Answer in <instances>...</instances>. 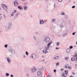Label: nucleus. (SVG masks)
Returning <instances> with one entry per match:
<instances>
[{"instance_id": "nucleus-1", "label": "nucleus", "mask_w": 77, "mask_h": 77, "mask_svg": "<svg viewBox=\"0 0 77 77\" xmlns=\"http://www.w3.org/2000/svg\"><path fill=\"white\" fill-rule=\"evenodd\" d=\"M50 45H49L48 44L47 47L45 48V50L43 51V52L44 53H48V50H49V49L50 48Z\"/></svg>"}, {"instance_id": "nucleus-2", "label": "nucleus", "mask_w": 77, "mask_h": 77, "mask_svg": "<svg viewBox=\"0 0 77 77\" xmlns=\"http://www.w3.org/2000/svg\"><path fill=\"white\" fill-rule=\"evenodd\" d=\"M9 51L10 52H11V53L13 55H14V54L15 53V51H14V50L12 49L11 48H10L9 49Z\"/></svg>"}, {"instance_id": "nucleus-3", "label": "nucleus", "mask_w": 77, "mask_h": 77, "mask_svg": "<svg viewBox=\"0 0 77 77\" xmlns=\"http://www.w3.org/2000/svg\"><path fill=\"white\" fill-rule=\"evenodd\" d=\"M2 8H3V9H4L5 11H7V6H6V5H5L4 4H2Z\"/></svg>"}, {"instance_id": "nucleus-4", "label": "nucleus", "mask_w": 77, "mask_h": 77, "mask_svg": "<svg viewBox=\"0 0 77 77\" xmlns=\"http://www.w3.org/2000/svg\"><path fill=\"white\" fill-rule=\"evenodd\" d=\"M38 75H39L40 77H42L43 75V73L41 71H38Z\"/></svg>"}, {"instance_id": "nucleus-5", "label": "nucleus", "mask_w": 77, "mask_h": 77, "mask_svg": "<svg viewBox=\"0 0 77 77\" xmlns=\"http://www.w3.org/2000/svg\"><path fill=\"white\" fill-rule=\"evenodd\" d=\"M12 26V23H9L7 25V28L8 29H10Z\"/></svg>"}, {"instance_id": "nucleus-6", "label": "nucleus", "mask_w": 77, "mask_h": 77, "mask_svg": "<svg viewBox=\"0 0 77 77\" xmlns=\"http://www.w3.org/2000/svg\"><path fill=\"white\" fill-rule=\"evenodd\" d=\"M14 4L15 6H18V1L16 0L14 1Z\"/></svg>"}, {"instance_id": "nucleus-7", "label": "nucleus", "mask_w": 77, "mask_h": 77, "mask_svg": "<svg viewBox=\"0 0 77 77\" xmlns=\"http://www.w3.org/2000/svg\"><path fill=\"white\" fill-rule=\"evenodd\" d=\"M36 70V69L35 67H34V68H32L31 69V71H32V72H35V71Z\"/></svg>"}, {"instance_id": "nucleus-8", "label": "nucleus", "mask_w": 77, "mask_h": 77, "mask_svg": "<svg viewBox=\"0 0 77 77\" xmlns=\"http://www.w3.org/2000/svg\"><path fill=\"white\" fill-rule=\"evenodd\" d=\"M20 15V12H18L17 13L15 16V17H14V18H15V19L17 18V17H18V15Z\"/></svg>"}, {"instance_id": "nucleus-9", "label": "nucleus", "mask_w": 77, "mask_h": 77, "mask_svg": "<svg viewBox=\"0 0 77 77\" xmlns=\"http://www.w3.org/2000/svg\"><path fill=\"white\" fill-rule=\"evenodd\" d=\"M39 23L40 24H44V20H39Z\"/></svg>"}, {"instance_id": "nucleus-10", "label": "nucleus", "mask_w": 77, "mask_h": 77, "mask_svg": "<svg viewBox=\"0 0 77 77\" xmlns=\"http://www.w3.org/2000/svg\"><path fill=\"white\" fill-rule=\"evenodd\" d=\"M50 38L48 37H47L45 39V42L47 43V42H49V41H50Z\"/></svg>"}, {"instance_id": "nucleus-11", "label": "nucleus", "mask_w": 77, "mask_h": 77, "mask_svg": "<svg viewBox=\"0 0 77 77\" xmlns=\"http://www.w3.org/2000/svg\"><path fill=\"white\" fill-rule=\"evenodd\" d=\"M65 33H64L63 35V37H65L67 35V32H68V31L66 30L65 31Z\"/></svg>"}, {"instance_id": "nucleus-12", "label": "nucleus", "mask_w": 77, "mask_h": 77, "mask_svg": "<svg viewBox=\"0 0 77 77\" xmlns=\"http://www.w3.org/2000/svg\"><path fill=\"white\" fill-rule=\"evenodd\" d=\"M7 61L8 62V63H11V59L9 58L8 57L7 59Z\"/></svg>"}, {"instance_id": "nucleus-13", "label": "nucleus", "mask_w": 77, "mask_h": 77, "mask_svg": "<svg viewBox=\"0 0 77 77\" xmlns=\"http://www.w3.org/2000/svg\"><path fill=\"white\" fill-rule=\"evenodd\" d=\"M71 60L72 62L75 61V59L74 57H72L71 58Z\"/></svg>"}, {"instance_id": "nucleus-14", "label": "nucleus", "mask_w": 77, "mask_h": 77, "mask_svg": "<svg viewBox=\"0 0 77 77\" xmlns=\"http://www.w3.org/2000/svg\"><path fill=\"white\" fill-rule=\"evenodd\" d=\"M63 75L64 77H66V75H67L65 74V72H63Z\"/></svg>"}, {"instance_id": "nucleus-15", "label": "nucleus", "mask_w": 77, "mask_h": 77, "mask_svg": "<svg viewBox=\"0 0 77 77\" xmlns=\"http://www.w3.org/2000/svg\"><path fill=\"white\" fill-rule=\"evenodd\" d=\"M70 49L69 48L67 49L66 51L67 53H68L70 52Z\"/></svg>"}, {"instance_id": "nucleus-16", "label": "nucleus", "mask_w": 77, "mask_h": 77, "mask_svg": "<svg viewBox=\"0 0 77 77\" xmlns=\"http://www.w3.org/2000/svg\"><path fill=\"white\" fill-rule=\"evenodd\" d=\"M18 8L20 9V10H22L23 9V8L21 7V6H18Z\"/></svg>"}, {"instance_id": "nucleus-17", "label": "nucleus", "mask_w": 77, "mask_h": 77, "mask_svg": "<svg viewBox=\"0 0 77 77\" xmlns=\"http://www.w3.org/2000/svg\"><path fill=\"white\" fill-rule=\"evenodd\" d=\"M59 58V56H57L55 57H54V59H55V60H56V59H58Z\"/></svg>"}, {"instance_id": "nucleus-18", "label": "nucleus", "mask_w": 77, "mask_h": 77, "mask_svg": "<svg viewBox=\"0 0 77 77\" xmlns=\"http://www.w3.org/2000/svg\"><path fill=\"white\" fill-rule=\"evenodd\" d=\"M32 55L33 57V59H35V58H36V55L35 54H33Z\"/></svg>"}, {"instance_id": "nucleus-19", "label": "nucleus", "mask_w": 77, "mask_h": 77, "mask_svg": "<svg viewBox=\"0 0 77 77\" xmlns=\"http://www.w3.org/2000/svg\"><path fill=\"white\" fill-rule=\"evenodd\" d=\"M27 9H28V8H27V7L26 6L24 7V10H25V11H27Z\"/></svg>"}, {"instance_id": "nucleus-20", "label": "nucleus", "mask_w": 77, "mask_h": 77, "mask_svg": "<svg viewBox=\"0 0 77 77\" xmlns=\"http://www.w3.org/2000/svg\"><path fill=\"white\" fill-rule=\"evenodd\" d=\"M60 27L61 28V29H62V28H63V25L62 23H61L60 25Z\"/></svg>"}, {"instance_id": "nucleus-21", "label": "nucleus", "mask_w": 77, "mask_h": 77, "mask_svg": "<svg viewBox=\"0 0 77 77\" xmlns=\"http://www.w3.org/2000/svg\"><path fill=\"white\" fill-rule=\"evenodd\" d=\"M77 53H75L73 55V57H77Z\"/></svg>"}, {"instance_id": "nucleus-22", "label": "nucleus", "mask_w": 77, "mask_h": 77, "mask_svg": "<svg viewBox=\"0 0 77 77\" xmlns=\"http://www.w3.org/2000/svg\"><path fill=\"white\" fill-rule=\"evenodd\" d=\"M33 38H34V39L35 41H36L37 40V39L36 38V37L35 36H33Z\"/></svg>"}, {"instance_id": "nucleus-23", "label": "nucleus", "mask_w": 77, "mask_h": 77, "mask_svg": "<svg viewBox=\"0 0 77 77\" xmlns=\"http://www.w3.org/2000/svg\"><path fill=\"white\" fill-rule=\"evenodd\" d=\"M39 69L40 71H43L44 70V68L43 67Z\"/></svg>"}, {"instance_id": "nucleus-24", "label": "nucleus", "mask_w": 77, "mask_h": 77, "mask_svg": "<svg viewBox=\"0 0 77 77\" xmlns=\"http://www.w3.org/2000/svg\"><path fill=\"white\" fill-rule=\"evenodd\" d=\"M55 21H56V19H52V22H53L54 23V22H55Z\"/></svg>"}, {"instance_id": "nucleus-25", "label": "nucleus", "mask_w": 77, "mask_h": 77, "mask_svg": "<svg viewBox=\"0 0 77 77\" xmlns=\"http://www.w3.org/2000/svg\"><path fill=\"white\" fill-rule=\"evenodd\" d=\"M68 69H71V66H69V65H68Z\"/></svg>"}, {"instance_id": "nucleus-26", "label": "nucleus", "mask_w": 77, "mask_h": 77, "mask_svg": "<svg viewBox=\"0 0 77 77\" xmlns=\"http://www.w3.org/2000/svg\"><path fill=\"white\" fill-rule=\"evenodd\" d=\"M60 15H65V13L64 12H62L60 13Z\"/></svg>"}, {"instance_id": "nucleus-27", "label": "nucleus", "mask_w": 77, "mask_h": 77, "mask_svg": "<svg viewBox=\"0 0 77 77\" xmlns=\"http://www.w3.org/2000/svg\"><path fill=\"white\" fill-rule=\"evenodd\" d=\"M51 44H52V41H51L50 42H49L48 45H51Z\"/></svg>"}, {"instance_id": "nucleus-28", "label": "nucleus", "mask_w": 77, "mask_h": 77, "mask_svg": "<svg viewBox=\"0 0 77 77\" xmlns=\"http://www.w3.org/2000/svg\"><path fill=\"white\" fill-rule=\"evenodd\" d=\"M14 12H13L12 14H11V16H12V17H13V16H14Z\"/></svg>"}, {"instance_id": "nucleus-29", "label": "nucleus", "mask_w": 77, "mask_h": 77, "mask_svg": "<svg viewBox=\"0 0 77 77\" xmlns=\"http://www.w3.org/2000/svg\"><path fill=\"white\" fill-rule=\"evenodd\" d=\"M8 45H4V47L5 48H7V47H8Z\"/></svg>"}, {"instance_id": "nucleus-30", "label": "nucleus", "mask_w": 77, "mask_h": 77, "mask_svg": "<svg viewBox=\"0 0 77 77\" xmlns=\"http://www.w3.org/2000/svg\"><path fill=\"white\" fill-rule=\"evenodd\" d=\"M5 75H6V76H9V74L8 73H5Z\"/></svg>"}, {"instance_id": "nucleus-31", "label": "nucleus", "mask_w": 77, "mask_h": 77, "mask_svg": "<svg viewBox=\"0 0 77 77\" xmlns=\"http://www.w3.org/2000/svg\"><path fill=\"white\" fill-rule=\"evenodd\" d=\"M65 74L67 75V74H68V71L65 70Z\"/></svg>"}, {"instance_id": "nucleus-32", "label": "nucleus", "mask_w": 77, "mask_h": 77, "mask_svg": "<svg viewBox=\"0 0 77 77\" xmlns=\"http://www.w3.org/2000/svg\"><path fill=\"white\" fill-rule=\"evenodd\" d=\"M60 44V42H58L57 43L56 45H57V46H59V45Z\"/></svg>"}, {"instance_id": "nucleus-33", "label": "nucleus", "mask_w": 77, "mask_h": 77, "mask_svg": "<svg viewBox=\"0 0 77 77\" xmlns=\"http://www.w3.org/2000/svg\"><path fill=\"white\" fill-rule=\"evenodd\" d=\"M72 48H73V47H72V46H69V48L70 49H72Z\"/></svg>"}, {"instance_id": "nucleus-34", "label": "nucleus", "mask_w": 77, "mask_h": 77, "mask_svg": "<svg viewBox=\"0 0 77 77\" xmlns=\"http://www.w3.org/2000/svg\"><path fill=\"white\" fill-rule=\"evenodd\" d=\"M39 32H35V34H36V35H38V34Z\"/></svg>"}, {"instance_id": "nucleus-35", "label": "nucleus", "mask_w": 77, "mask_h": 77, "mask_svg": "<svg viewBox=\"0 0 77 77\" xmlns=\"http://www.w3.org/2000/svg\"><path fill=\"white\" fill-rule=\"evenodd\" d=\"M26 54L27 56H28V55H29V53H28V52H27V51H26Z\"/></svg>"}, {"instance_id": "nucleus-36", "label": "nucleus", "mask_w": 77, "mask_h": 77, "mask_svg": "<svg viewBox=\"0 0 77 77\" xmlns=\"http://www.w3.org/2000/svg\"><path fill=\"white\" fill-rule=\"evenodd\" d=\"M59 63H56V66H59Z\"/></svg>"}, {"instance_id": "nucleus-37", "label": "nucleus", "mask_w": 77, "mask_h": 77, "mask_svg": "<svg viewBox=\"0 0 77 77\" xmlns=\"http://www.w3.org/2000/svg\"><path fill=\"white\" fill-rule=\"evenodd\" d=\"M66 66L65 67L66 68H68L67 66H68V65H69V64H66Z\"/></svg>"}, {"instance_id": "nucleus-38", "label": "nucleus", "mask_w": 77, "mask_h": 77, "mask_svg": "<svg viewBox=\"0 0 77 77\" xmlns=\"http://www.w3.org/2000/svg\"><path fill=\"white\" fill-rule=\"evenodd\" d=\"M65 59L66 60H68V57H65Z\"/></svg>"}, {"instance_id": "nucleus-39", "label": "nucleus", "mask_w": 77, "mask_h": 77, "mask_svg": "<svg viewBox=\"0 0 77 77\" xmlns=\"http://www.w3.org/2000/svg\"><path fill=\"white\" fill-rule=\"evenodd\" d=\"M27 5V3H25L24 4V6H26Z\"/></svg>"}, {"instance_id": "nucleus-40", "label": "nucleus", "mask_w": 77, "mask_h": 77, "mask_svg": "<svg viewBox=\"0 0 77 77\" xmlns=\"http://www.w3.org/2000/svg\"><path fill=\"white\" fill-rule=\"evenodd\" d=\"M11 77H14V75L12 74L10 75Z\"/></svg>"}, {"instance_id": "nucleus-41", "label": "nucleus", "mask_w": 77, "mask_h": 77, "mask_svg": "<svg viewBox=\"0 0 77 77\" xmlns=\"http://www.w3.org/2000/svg\"><path fill=\"white\" fill-rule=\"evenodd\" d=\"M55 49H56V50H58V49H59V48H57V47H56Z\"/></svg>"}, {"instance_id": "nucleus-42", "label": "nucleus", "mask_w": 77, "mask_h": 77, "mask_svg": "<svg viewBox=\"0 0 77 77\" xmlns=\"http://www.w3.org/2000/svg\"><path fill=\"white\" fill-rule=\"evenodd\" d=\"M75 5H74V6H73L72 7V8H75Z\"/></svg>"}, {"instance_id": "nucleus-43", "label": "nucleus", "mask_w": 77, "mask_h": 77, "mask_svg": "<svg viewBox=\"0 0 77 77\" xmlns=\"http://www.w3.org/2000/svg\"><path fill=\"white\" fill-rule=\"evenodd\" d=\"M54 72H56V70L54 69Z\"/></svg>"}, {"instance_id": "nucleus-44", "label": "nucleus", "mask_w": 77, "mask_h": 77, "mask_svg": "<svg viewBox=\"0 0 77 77\" xmlns=\"http://www.w3.org/2000/svg\"><path fill=\"white\" fill-rule=\"evenodd\" d=\"M75 32H73V33H72V35H75Z\"/></svg>"}, {"instance_id": "nucleus-45", "label": "nucleus", "mask_w": 77, "mask_h": 77, "mask_svg": "<svg viewBox=\"0 0 77 77\" xmlns=\"http://www.w3.org/2000/svg\"><path fill=\"white\" fill-rule=\"evenodd\" d=\"M58 1L59 2H61L62 1V0H58Z\"/></svg>"}, {"instance_id": "nucleus-46", "label": "nucleus", "mask_w": 77, "mask_h": 77, "mask_svg": "<svg viewBox=\"0 0 77 77\" xmlns=\"http://www.w3.org/2000/svg\"><path fill=\"white\" fill-rule=\"evenodd\" d=\"M3 17H4V18H6V16H5V15H3Z\"/></svg>"}, {"instance_id": "nucleus-47", "label": "nucleus", "mask_w": 77, "mask_h": 77, "mask_svg": "<svg viewBox=\"0 0 77 77\" xmlns=\"http://www.w3.org/2000/svg\"><path fill=\"white\" fill-rule=\"evenodd\" d=\"M14 12L15 13H16V12H17V11L16 10H14Z\"/></svg>"}, {"instance_id": "nucleus-48", "label": "nucleus", "mask_w": 77, "mask_h": 77, "mask_svg": "<svg viewBox=\"0 0 77 77\" xmlns=\"http://www.w3.org/2000/svg\"><path fill=\"white\" fill-rule=\"evenodd\" d=\"M65 18H67V15H65Z\"/></svg>"}, {"instance_id": "nucleus-49", "label": "nucleus", "mask_w": 77, "mask_h": 77, "mask_svg": "<svg viewBox=\"0 0 77 77\" xmlns=\"http://www.w3.org/2000/svg\"><path fill=\"white\" fill-rule=\"evenodd\" d=\"M63 70V69H61V71H62Z\"/></svg>"}, {"instance_id": "nucleus-50", "label": "nucleus", "mask_w": 77, "mask_h": 77, "mask_svg": "<svg viewBox=\"0 0 77 77\" xmlns=\"http://www.w3.org/2000/svg\"><path fill=\"white\" fill-rule=\"evenodd\" d=\"M48 0H45V2H46V3H47V2H48Z\"/></svg>"}, {"instance_id": "nucleus-51", "label": "nucleus", "mask_w": 77, "mask_h": 77, "mask_svg": "<svg viewBox=\"0 0 77 77\" xmlns=\"http://www.w3.org/2000/svg\"><path fill=\"white\" fill-rule=\"evenodd\" d=\"M72 74H73V75H75V73H74V72H72Z\"/></svg>"}, {"instance_id": "nucleus-52", "label": "nucleus", "mask_w": 77, "mask_h": 77, "mask_svg": "<svg viewBox=\"0 0 77 77\" xmlns=\"http://www.w3.org/2000/svg\"><path fill=\"white\" fill-rule=\"evenodd\" d=\"M26 57V55H24L23 56V58H25Z\"/></svg>"}, {"instance_id": "nucleus-53", "label": "nucleus", "mask_w": 77, "mask_h": 77, "mask_svg": "<svg viewBox=\"0 0 77 77\" xmlns=\"http://www.w3.org/2000/svg\"><path fill=\"white\" fill-rule=\"evenodd\" d=\"M32 58H33V55H32Z\"/></svg>"}, {"instance_id": "nucleus-54", "label": "nucleus", "mask_w": 77, "mask_h": 77, "mask_svg": "<svg viewBox=\"0 0 77 77\" xmlns=\"http://www.w3.org/2000/svg\"><path fill=\"white\" fill-rule=\"evenodd\" d=\"M42 58H43L44 57V56H42Z\"/></svg>"}, {"instance_id": "nucleus-55", "label": "nucleus", "mask_w": 77, "mask_h": 77, "mask_svg": "<svg viewBox=\"0 0 77 77\" xmlns=\"http://www.w3.org/2000/svg\"><path fill=\"white\" fill-rule=\"evenodd\" d=\"M55 5H56V4H54V8H55Z\"/></svg>"}, {"instance_id": "nucleus-56", "label": "nucleus", "mask_w": 77, "mask_h": 77, "mask_svg": "<svg viewBox=\"0 0 77 77\" xmlns=\"http://www.w3.org/2000/svg\"><path fill=\"white\" fill-rule=\"evenodd\" d=\"M58 36L59 37H61L60 35H58Z\"/></svg>"}, {"instance_id": "nucleus-57", "label": "nucleus", "mask_w": 77, "mask_h": 77, "mask_svg": "<svg viewBox=\"0 0 77 77\" xmlns=\"http://www.w3.org/2000/svg\"><path fill=\"white\" fill-rule=\"evenodd\" d=\"M47 77H50V75L48 76Z\"/></svg>"}, {"instance_id": "nucleus-58", "label": "nucleus", "mask_w": 77, "mask_h": 77, "mask_svg": "<svg viewBox=\"0 0 77 77\" xmlns=\"http://www.w3.org/2000/svg\"><path fill=\"white\" fill-rule=\"evenodd\" d=\"M75 66H77V64H75Z\"/></svg>"}, {"instance_id": "nucleus-59", "label": "nucleus", "mask_w": 77, "mask_h": 77, "mask_svg": "<svg viewBox=\"0 0 77 77\" xmlns=\"http://www.w3.org/2000/svg\"><path fill=\"white\" fill-rule=\"evenodd\" d=\"M70 77H74V76H70Z\"/></svg>"}, {"instance_id": "nucleus-60", "label": "nucleus", "mask_w": 77, "mask_h": 77, "mask_svg": "<svg viewBox=\"0 0 77 77\" xmlns=\"http://www.w3.org/2000/svg\"><path fill=\"white\" fill-rule=\"evenodd\" d=\"M76 60H77V57H76Z\"/></svg>"}, {"instance_id": "nucleus-61", "label": "nucleus", "mask_w": 77, "mask_h": 77, "mask_svg": "<svg viewBox=\"0 0 77 77\" xmlns=\"http://www.w3.org/2000/svg\"><path fill=\"white\" fill-rule=\"evenodd\" d=\"M21 1H24V0H21Z\"/></svg>"}, {"instance_id": "nucleus-62", "label": "nucleus", "mask_w": 77, "mask_h": 77, "mask_svg": "<svg viewBox=\"0 0 77 77\" xmlns=\"http://www.w3.org/2000/svg\"><path fill=\"white\" fill-rule=\"evenodd\" d=\"M0 20H1V17H0Z\"/></svg>"}, {"instance_id": "nucleus-63", "label": "nucleus", "mask_w": 77, "mask_h": 77, "mask_svg": "<svg viewBox=\"0 0 77 77\" xmlns=\"http://www.w3.org/2000/svg\"><path fill=\"white\" fill-rule=\"evenodd\" d=\"M44 60H43V61L44 62Z\"/></svg>"}, {"instance_id": "nucleus-64", "label": "nucleus", "mask_w": 77, "mask_h": 77, "mask_svg": "<svg viewBox=\"0 0 77 77\" xmlns=\"http://www.w3.org/2000/svg\"><path fill=\"white\" fill-rule=\"evenodd\" d=\"M23 40H24V38H23Z\"/></svg>"}]
</instances>
